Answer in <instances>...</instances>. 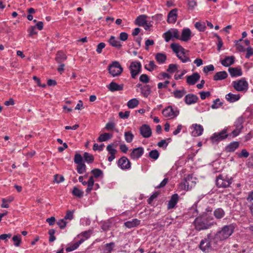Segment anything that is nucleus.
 <instances>
[{
	"label": "nucleus",
	"mask_w": 253,
	"mask_h": 253,
	"mask_svg": "<svg viewBox=\"0 0 253 253\" xmlns=\"http://www.w3.org/2000/svg\"><path fill=\"white\" fill-rule=\"evenodd\" d=\"M235 225L233 224L226 225L220 228L214 234L213 238L214 245H218L227 240L232 235L234 231Z\"/></svg>",
	"instance_id": "nucleus-1"
},
{
	"label": "nucleus",
	"mask_w": 253,
	"mask_h": 253,
	"mask_svg": "<svg viewBox=\"0 0 253 253\" xmlns=\"http://www.w3.org/2000/svg\"><path fill=\"white\" fill-rule=\"evenodd\" d=\"M194 224L197 230H201L210 228L212 226L216 225V222L213 220L211 216L206 214L197 217L194 221Z\"/></svg>",
	"instance_id": "nucleus-2"
},
{
	"label": "nucleus",
	"mask_w": 253,
	"mask_h": 253,
	"mask_svg": "<svg viewBox=\"0 0 253 253\" xmlns=\"http://www.w3.org/2000/svg\"><path fill=\"white\" fill-rule=\"evenodd\" d=\"M170 48L183 63L190 62L188 56V51L184 49L179 44L172 43L170 44Z\"/></svg>",
	"instance_id": "nucleus-3"
},
{
	"label": "nucleus",
	"mask_w": 253,
	"mask_h": 253,
	"mask_svg": "<svg viewBox=\"0 0 253 253\" xmlns=\"http://www.w3.org/2000/svg\"><path fill=\"white\" fill-rule=\"evenodd\" d=\"M218 245H214L213 238L211 235H208L207 238L201 241L200 248L205 253H209L211 250H215Z\"/></svg>",
	"instance_id": "nucleus-4"
},
{
	"label": "nucleus",
	"mask_w": 253,
	"mask_h": 253,
	"mask_svg": "<svg viewBox=\"0 0 253 253\" xmlns=\"http://www.w3.org/2000/svg\"><path fill=\"white\" fill-rule=\"evenodd\" d=\"M233 179L231 176L223 173L218 175L216 179V185L218 188H227L233 182Z\"/></svg>",
	"instance_id": "nucleus-5"
},
{
	"label": "nucleus",
	"mask_w": 253,
	"mask_h": 253,
	"mask_svg": "<svg viewBox=\"0 0 253 253\" xmlns=\"http://www.w3.org/2000/svg\"><path fill=\"white\" fill-rule=\"evenodd\" d=\"M108 71L110 74L114 77L121 75L123 68L119 62L114 61L108 66Z\"/></svg>",
	"instance_id": "nucleus-6"
},
{
	"label": "nucleus",
	"mask_w": 253,
	"mask_h": 253,
	"mask_svg": "<svg viewBox=\"0 0 253 253\" xmlns=\"http://www.w3.org/2000/svg\"><path fill=\"white\" fill-rule=\"evenodd\" d=\"M195 184L196 182L192 179V176L188 174L185 177L184 182L179 184V188L185 191H189L195 185Z\"/></svg>",
	"instance_id": "nucleus-7"
},
{
	"label": "nucleus",
	"mask_w": 253,
	"mask_h": 253,
	"mask_svg": "<svg viewBox=\"0 0 253 253\" xmlns=\"http://www.w3.org/2000/svg\"><path fill=\"white\" fill-rule=\"evenodd\" d=\"M232 84L234 89L238 91L246 92L248 89L249 84L245 79L234 81Z\"/></svg>",
	"instance_id": "nucleus-8"
},
{
	"label": "nucleus",
	"mask_w": 253,
	"mask_h": 253,
	"mask_svg": "<svg viewBox=\"0 0 253 253\" xmlns=\"http://www.w3.org/2000/svg\"><path fill=\"white\" fill-rule=\"evenodd\" d=\"M162 114L165 117L169 119H172L178 115L179 111L177 108H172L169 106L163 110Z\"/></svg>",
	"instance_id": "nucleus-9"
},
{
	"label": "nucleus",
	"mask_w": 253,
	"mask_h": 253,
	"mask_svg": "<svg viewBox=\"0 0 253 253\" xmlns=\"http://www.w3.org/2000/svg\"><path fill=\"white\" fill-rule=\"evenodd\" d=\"M129 69L132 78L135 79L141 72V64L139 61H132L129 66Z\"/></svg>",
	"instance_id": "nucleus-10"
},
{
	"label": "nucleus",
	"mask_w": 253,
	"mask_h": 253,
	"mask_svg": "<svg viewBox=\"0 0 253 253\" xmlns=\"http://www.w3.org/2000/svg\"><path fill=\"white\" fill-rule=\"evenodd\" d=\"M228 136L227 129L224 128L220 132L214 133L211 136V139L212 143H217L225 139Z\"/></svg>",
	"instance_id": "nucleus-11"
},
{
	"label": "nucleus",
	"mask_w": 253,
	"mask_h": 253,
	"mask_svg": "<svg viewBox=\"0 0 253 253\" xmlns=\"http://www.w3.org/2000/svg\"><path fill=\"white\" fill-rule=\"evenodd\" d=\"M164 37L167 42H169L170 40L172 38L179 40L180 33L178 30L176 29H171L164 34Z\"/></svg>",
	"instance_id": "nucleus-12"
},
{
	"label": "nucleus",
	"mask_w": 253,
	"mask_h": 253,
	"mask_svg": "<svg viewBox=\"0 0 253 253\" xmlns=\"http://www.w3.org/2000/svg\"><path fill=\"white\" fill-rule=\"evenodd\" d=\"M191 134L193 136H199L203 134L204 128L201 125L193 124L191 127Z\"/></svg>",
	"instance_id": "nucleus-13"
},
{
	"label": "nucleus",
	"mask_w": 253,
	"mask_h": 253,
	"mask_svg": "<svg viewBox=\"0 0 253 253\" xmlns=\"http://www.w3.org/2000/svg\"><path fill=\"white\" fill-rule=\"evenodd\" d=\"M192 36V32L189 28H183L181 35H180L179 40L183 42H188L191 39Z\"/></svg>",
	"instance_id": "nucleus-14"
},
{
	"label": "nucleus",
	"mask_w": 253,
	"mask_h": 253,
	"mask_svg": "<svg viewBox=\"0 0 253 253\" xmlns=\"http://www.w3.org/2000/svg\"><path fill=\"white\" fill-rule=\"evenodd\" d=\"M118 166L122 169H128L131 167V163L126 157H123L118 161Z\"/></svg>",
	"instance_id": "nucleus-15"
},
{
	"label": "nucleus",
	"mask_w": 253,
	"mask_h": 253,
	"mask_svg": "<svg viewBox=\"0 0 253 253\" xmlns=\"http://www.w3.org/2000/svg\"><path fill=\"white\" fill-rule=\"evenodd\" d=\"M140 133L143 137L149 138L151 136L152 130L149 126L143 125L140 127Z\"/></svg>",
	"instance_id": "nucleus-16"
},
{
	"label": "nucleus",
	"mask_w": 253,
	"mask_h": 253,
	"mask_svg": "<svg viewBox=\"0 0 253 253\" xmlns=\"http://www.w3.org/2000/svg\"><path fill=\"white\" fill-rule=\"evenodd\" d=\"M200 79V76L198 73L186 76V82L189 85L195 84Z\"/></svg>",
	"instance_id": "nucleus-17"
},
{
	"label": "nucleus",
	"mask_w": 253,
	"mask_h": 253,
	"mask_svg": "<svg viewBox=\"0 0 253 253\" xmlns=\"http://www.w3.org/2000/svg\"><path fill=\"white\" fill-rule=\"evenodd\" d=\"M143 153V148L141 147H139L133 149L130 156L132 159L137 160L142 156Z\"/></svg>",
	"instance_id": "nucleus-18"
},
{
	"label": "nucleus",
	"mask_w": 253,
	"mask_h": 253,
	"mask_svg": "<svg viewBox=\"0 0 253 253\" xmlns=\"http://www.w3.org/2000/svg\"><path fill=\"white\" fill-rule=\"evenodd\" d=\"M235 128L232 131L231 135L233 137L238 136L241 132L243 128L242 120L238 119L235 123Z\"/></svg>",
	"instance_id": "nucleus-19"
},
{
	"label": "nucleus",
	"mask_w": 253,
	"mask_h": 253,
	"mask_svg": "<svg viewBox=\"0 0 253 253\" xmlns=\"http://www.w3.org/2000/svg\"><path fill=\"white\" fill-rule=\"evenodd\" d=\"M198 100L197 95L193 94H188L184 98V101L187 105H190L196 103Z\"/></svg>",
	"instance_id": "nucleus-20"
},
{
	"label": "nucleus",
	"mask_w": 253,
	"mask_h": 253,
	"mask_svg": "<svg viewBox=\"0 0 253 253\" xmlns=\"http://www.w3.org/2000/svg\"><path fill=\"white\" fill-rule=\"evenodd\" d=\"M177 9L175 8L171 10L169 13L168 15V19L167 21L169 23H174L177 19Z\"/></svg>",
	"instance_id": "nucleus-21"
},
{
	"label": "nucleus",
	"mask_w": 253,
	"mask_h": 253,
	"mask_svg": "<svg viewBox=\"0 0 253 253\" xmlns=\"http://www.w3.org/2000/svg\"><path fill=\"white\" fill-rule=\"evenodd\" d=\"M179 199V196L177 194H173L169 201L168 204V209L169 210L172 209L174 208L177 204Z\"/></svg>",
	"instance_id": "nucleus-22"
},
{
	"label": "nucleus",
	"mask_w": 253,
	"mask_h": 253,
	"mask_svg": "<svg viewBox=\"0 0 253 253\" xmlns=\"http://www.w3.org/2000/svg\"><path fill=\"white\" fill-rule=\"evenodd\" d=\"M106 149L110 155L108 158V160L109 162H112L115 158V154L117 153V150L113 148V144L108 145L107 146Z\"/></svg>",
	"instance_id": "nucleus-23"
},
{
	"label": "nucleus",
	"mask_w": 253,
	"mask_h": 253,
	"mask_svg": "<svg viewBox=\"0 0 253 253\" xmlns=\"http://www.w3.org/2000/svg\"><path fill=\"white\" fill-rule=\"evenodd\" d=\"M239 146V143L237 141H233L229 143L225 147V150L227 152L235 151Z\"/></svg>",
	"instance_id": "nucleus-24"
},
{
	"label": "nucleus",
	"mask_w": 253,
	"mask_h": 253,
	"mask_svg": "<svg viewBox=\"0 0 253 253\" xmlns=\"http://www.w3.org/2000/svg\"><path fill=\"white\" fill-rule=\"evenodd\" d=\"M140 221L136 218L132 219L131 220L127 221L124 223L125 226L128 228L136 227L140 224Z\"/></svg>",
	"instance_id": "nucleus-25"
},
{
	"label": "nucleus",
	"mask_w": 253,
	"mask_h": 253,
	"mask_svg": "<svg viewBox=\"0 0 253 253\" xmlns=\"http://www.w3.org/2000/svg\"><path fill=\"white\" fill-rule=\"evenodd\" d=\"M123 88V84H118L115 82H111L108 86L109 89L111 91L122 90Z\"/></svg>",
	"instance_id": "nucleus-26"
},
{
	"label": "nucleus",
	"mask_w": 253,
	"mask_h": 253,
	"mask_svg": "<svg viewBox=\"0 0 253 253\" xmlns=\"http://www.w3.org/2000/svg\"><path fill=\"white\" fill-rule=\"evenodd\" d=\"M235 61V57L233 56H227L221 61V64L223 66L228 67L232 65Z\"/></svg>",
	"instance_id": "nucleus-27"
},
{
	"label": "nucleus",
	"mask_w": 253,
	"mask_h": 253,
	"mask_svg": "<svg viewBox=\"0 0 253 253\" xmlns=\"http://www.w3.org/2000/svg\"><path fill=\"white\" fill-rule=\"evenodd\" d=\"M228 71L231 77H239L242 75L241 68H230Z\"/></svg>",
	"instance_id": "nucleus-28"
},
{
	"label": "nucleus",
	"mask_w": 253,
	"mask_h": 253,
	"mask_svg": "<svg viewBox=\"0 0 253 253\" xmlns=\"http://www.w3.org/2000/svg\"><path fill=\"white\" fill-rule=\"evenodd\" d=\"M83 242H84L83 239H80L78 242L74 243L71 245H69L68 246V247H67L66 248V251L68 253V252H71L75 250L79 247L80 245H81Z\"/></svg>",
	"instance_id": "nucleus-29"
},
{
	"label": "nucleus",
	"mask_w": 253,
	"mask_h": 253,
	"mask_svg": "<svg viewBox=\"0 0 253 253\" xmlns=\"http://www.w3.org/2000/svg\"><path fill=\"white\" fill-rule=\"evenodd\" d=\"M108 42L113 47L120 48L122 46L121 42L114 36H111L108 40Z\"/></svg>",
	"instance_id": "nucleus-30"
},
{
	"label": "nucleus",
	"mask_w": 253,
	"mask_h": 253,
	"mask_svg": "<svg viewBox=\"0 0 253 253\" xmlns=\"http://www.w3.org/2000/svg\"><path fill=\"white\" fill-rule=\"evenodd\" d=\"M225 98L230 102H234L240 99V95L239 94H234L231 93H229L226 95Z\"/></svg>",
	"instance_id": "nucleus-31"
},
{
	"label": "nucleus",
	"mask_w": 253,
	"mask_h": 253,
	"mask_svg": "<svg viewBox=\"0 0 253 253\" xmlns=\"http://www.w3.org/2000/svg\"><path fill=\"white\" fill-rule=\"evenodd\" d=\"M66 59V55L64 52L61 51L57 52L55 57V60L57 62L61 63L65 61Z\"/></svg>",
	"instance_id": "nucleus-32"
},
{
	"label": "nucleus",
	"mask_w": 253,
	"mask_h": 253,
	"mask_svg": "<svg viewBox=\"0 0 253 253\" xmlns=\"http://www.w3.org/2000/svg\"><path fill=\"white\" fill-rule=\"evenodd\" d=\"M146 22V16L145 15L139 16L135 20L136 24L139 26H144Z\"/></svg>",
	"instance_id": "nucleus-33"
},
{
	"label": "nucleus",
	"mask_w": 253,
	"mask_h": 253,
	"mask_svg": "<svg viewBox=\"0 0 253 253\" xmlns=\"http://www.w3.org/2000/svg\"><path fill=\"white\" fill-rule=\"evenodd\" d=\"M227 77V74L225 71L219 72L215 74L213 77L215 81L222 80Z\"/></svg>",
	"instance_id": "nucleus-34"
},
{
	"label": "nucleus",
	"mask_w": 253,
	"mask_h": 253,
	"mask_svg": "<svg viewBox=\"0 0 253 253\" xmlns=\"http://www.w3.org/2000/svg\"><path fill=\"white\" fill-rule=\"evenodd\" d=\"M155 59L159 64H163L167 59V56L162 53H158L155 55Z\"/></svg>",
	"instance_id": "nucleus-35"
},
{
	"label": "nucleus",
	"mask_w": 253,
	"mask_h": 253,
	"mask_svg": "<svg viewBox=\"0 0 253 253\" xmlns=\"http://www.w3.org/2000/svg\"><path fill=\"white\" fill-rule=\"evenodd\" d=\"M141 93L144 97H147L151 93V88L149 85H146L141 87Z\"/></svg>",
	"instance_id": "nucleus-36"
},
{
	"label": "nucleus",
	"mask_w": 253,
	"mask_h": 253,
	"mask_svg": "<svg viewBox=\"0 0 253 253\" xmlns=\"http://www.w3.org/2000/svg\"><path fill=\"white\" fill-rule=\"evenodd\" d=\"M115 247V245L114 243L112 242L108 244H106L104 246L103 253H110L112 251H113Z\"/></svg>",
	"instance_id": "nucleus-37"
},
{
	"label": "nucleus",
	"mask_w": 253,
	"mask_h": 253,
	"mask_svg": "<svg viewBox=\"0 0 253 253\" xmlns=\"http://www.w3.org/2000/svg\"><path fill=\"white\" fill-rule=\"evenodd\" d=\"M112 137V134L109 133H104L99 135L97 140L99 142H104L109 140Z\"/></svg>",
	"instance_id": "nucleus-38"
},
{
	"label": "nucleus",
	"mask_w": 253,
	"mask_h": 253,
	"mask_svg": "<svg viewBox=\"0 0 253 253\" xmlns=\"http://www.w3.org/2000/svg\"><path fill=\"white\" fill-rule=\"evenodd\" d=\"M213 214L216 219H219L223 217L225 212L221 208H218L214 211Z\"/></svg>",
	"instance_id": "nucleus-39"
},
{
	"label": "nucleus",
	"mask_w": 253,
	"mask_h": 253,
	"mask_svg": "<svg viewBox=\"0 0 253 253\" xmlns=\"http://www.w3.org/2000/svg\"><path fill=\"white\" fill-rule=\"evenodd\" d=\"M186 91L185 89L183 88L181 90H174L172 93L175 98H181L186 94Z\"/></svg>",
	"instance_id": "nucleus-40"
},
{
	"label": "nucleus",
	"mask_w": 253,
	"mask_h": 253,
	"mask_svg": "<svg viewBox=\"0 0 253 253\" xmlns=\"http://www.w3.org/2000/svg\"><path fill=\"white\" fill-rule=\"evenodd\" d=\"M94 181L93 180V176H91L87 182L86 185H87V187L85 190L87 193H89L92 190L94 189Z\"/></svg>",
	"instance_id": "nucleus-41"
},
{
	"label": "nucleus",
	"mask_w": 253,
	"mask_h": 253,
	"mask_svg": "<svg viewBox=\"0 0 253 253\" xmlns=\"http://www.w3.org/2000/svg\"><path fill=\"white\" fill-rule=\"evenodd\" d=\"M139 104V101L136 98H133L129 100L127 103V106L129 109L135 108Z\"/></svg>",
	"instance_id": "nucleus-42"
},
{
	"label": "nucleus",
	"mask_w": 253,
	"mask_h": 253,
	"mask_svg": "<svg viewBox=\"0 0 253 253\" xmlns=\"http://www.w3.org/2000/svg\"><path fill=\"white\" fill-rule=\"evenodd\" d=\"M125 139L127 143H130L132 141L134 135L131 131H126L124 134Z\"/></svg>",
	"instance_id": "nucleus-43"
},
{
	"label": "nucleus",
	"mask_w": 253,
	"mask_h": 253,
	"mask_svg": "<svg viewBox=\"0 0 253 253\" xmlns=\"http://www.w3.org/2000/svg\"><path fill=\"white\" fill-rule=\"evenodd\" d=\"M157 68V66L155 64L153 61H150L148 63L146 64L145 68L149 71H152Z\"/></svg>",
	"instance_id": "nucleus-44"
},
{
	"label": "nucleus",
	"mask_w": 253,
	"mask_h": 253,
	"mask_svg": "<svg viewBox=\"0 0 253 253\" xmlns=\"http://www.w3.org/2000/svg\"><path fill=\"white\" fill-rule=\"evenodd\" d=\"M91 232L89 231H85L78 235L77 237L80 238V239H83L84 242L85 240L89 238Z\"/></svg>",
	"instance_id": "nucleus-45"
},
{
	"label": "nucleus",
	"mask_w": 253,
	"mask_h": 253,
	"mask_svg": "<svg viewBox=\"0 0 253 253\" xmlns=\"http://www.w3.org/2000/svg\"><path fill=\"white\" fill-rule=\"evenodd\" d=\"M91 173L93 174V177L98 178L99 177H102L103 176V172L101 170L98 169H92L91 171Z\"/></svg>",
	"instance_id": "nucleus-46"
},
{
	"label": "nucleus",
	"mask_w": 253,
	"mask_h": 253,
	"mask_svg": "<svg viewBox=\"0 0 253 253\" xmlns=\"http://www.w3.org/2000/svg\"><path fill=\"white\" fill-rule=\"evenodd\" d=\"M72 193L74 196L81 198L83 197L84 192L77 187H74Z\"/></svg>",
	"instance_id": "nucleus-47"
},
{
	"label": "nucleus",
	"mask_w": 253,
	"mask_h": 253,
	"mask_svg": "<svg viewBox=\"0 0 253 253\" xmlns=\"http://www.w3.org/2000/svg\"><path fill=\"white\" fill-rule=\"evenodd\" d=\"M84 158L85 161L88 163H92L94 160L93 156L87 152L84 153Z\"/></svg>",
	"instance_id": "nucleus-48"
},
{
	"label": "nucleus",
	"mask_w": 253,
	"mask_h": 253,
	"mask_svg": "<svg viewBox=\"0 0 253 253\" xmlns=\"http://www.w3.org/2000/svg\"><path fill=\"white\" fill-rule=\"evenodd\" d=\"M77 170L80 174L84 173L86 170V166L84 163L78 164L77 167Z\"/></svg>",
	"instance_id": "nucleus-49"
},
{
	"label": "nucleus",
	"mask_w": 253,
	"mask_h": 253,
	"mask_svg": "<svg viewBox=\"0 0 253 253\" xmlns=\"http://www.w3.org/2000/svg\"><path fill=\"white\" fill-rule=\"evenodd\" d=\"M149 156L151 159L156 160L159 157V153L157 150H153L149 152Z\"/></svg>",
	"instance_id": "nucleus-50"
},
{
	"label": "nucleus",
	"mask_w": 253,
	"mask_h": 253,
	"mask_svg": "<svg viewBox=\"0 0 253 253\" xmlns=\"http://www.w3.org/2000/svg\"><path fill=\"white\" fill-rule=\"evenodd\" d=\"M195 27L199 31L203 32L205 30L206 26L204 23L199 22H196L195 24Z\"/></svg>",
	"instance_id": "nucleus-51"
},
{
	"label": "nucleus",
	"mask_w": 253,
	"mask_h": 253,
	"mask_svg": "<svg viewBox=\"0 0 253 253\" xmlns=\"http://www.w3.org/2000/svg\"><path fill=\"white\" fill-rule=\"evenodd\" d=\"M178 69V66L176 64H169L167 69V71L170 73H173L175 72Z\"/></svg>",
	"instance_id": "nucleus-52"
},
{
	"label": "nucleus",
	"mask_w": 253,
	"mask_h": 253,
	"mask_svg": "<svg viewBox=\"0 0 253 253\" xmlns=\"http://www.w3.org/2000/svg\"><path fill=\"white\" fill-rule=\"evenodd\" d=\"M74 162L77 164H83V158L79 154H76L74 157Z\"/></svg>",
	"instance_id": "nucleus-53"
},
{
	"label": "nucleus",
	"mask_w": 253,
	"mask_h": 253,
	"mask_svg": "<svg viewBox=\"0 0 253 253\" xmlns=\"http://www.w3.org/2000/svg\"><path fill=\"white\" fill-rule=\"evenodd\" d=\"M67 222L65 219H60L57 222V224L61 229H64L67 225Z\"/></svg>",
	"instance_id": "nucleus-54"
},
{
	"label": "nucleus",
	"mask_w": 253,
	"mask_h": 253,
	"mask_svg": "<svg viewBox=\"0 0 253 253\" xmlns=\"http://www.w3.org/2000/svg\"><path fill=\"white\" fill-rule=\"evenodd\" d=\"M29 36H33L34 35H37L38 32L36 31V28L35 26H31L28 30Z\"/></svg>",
	"instance_id": "nucleus-55"
},
{
	"label": "nucleus",
	"mask_w": 253,
	"mask_h": 253,
	"mask_svg": "<svg viewBox=\"0 0 253 253\" xmlns=\"http://www.w3.org/2000/svg\"><path fill=\"white\" fill-rule=\"evenodd\" d=\"M115 127V124L113 122H109L106 124L105 128L108 131L113 130Z\"/></svg>",
	"instance_id": "nucleus-56"
},
{
	"label": "nucleus",
	"mask_w": 253,
	"mask_h": 253,
	"mask_svg": "<svg viewBox=\"0 0 253 253\" xmlns=\"http://www.w3.org/2000/svg\"><path fill=\"white\" fill-rule=\"evenodd\" d=\"M74 211H67L66 214L64 218L65 220H71L73 218Z\"/></svg>",
	"instance_id": "nucleus-57"
},
{
	"label": "nucleus",
	"mask_w": 253,
	"mask_h": 253,
	"mask_svg": "<svg viewBox=\"0 0 253 253\" xmlns=\"http://www.w3.org/2000/svg\"><path fill=\"white\" fill-rule=\"evenodd\" d=\"M242 41V39H240L239 41H236V49L240 52H244L245 51V47L241 44L239 43V42Z\"/></svg>",
	"instance_id": "nucleus-58"
},
{
	"label": "nucleus",
	"mask_w": 253,
	"mask_h": 253,
	"mask_svg": "<svg viewBox=\"0 0 253 253\" xmlns=\"http://www.w3.org/2000/svg\"><path fill=\"white\" fill-rule=\"evenodd\" d=\"M139 80L141 82L144 83H148L149 82V78L146 74H142L140 76Z\"/></svg>",
	"instance_id": "nucleus-59"
},
{
	"label": "nucleus",
	"mask_w": 253,
	"mask_h": 253,
	"mask_svg": "<svg viewBox=\"0 0 253 253\" xmlns=\"http://www.w3.org/2000/svg\"><path fill=\"white\" fill-rule=\"evenodd\" d=\"M130 112L129 111H126L125 112H120L119 113V117L123 119H127L129 116Z\"/></svg>",
	"instance_id": "nucleus-60"
},
{
	"label": "nucleus",
	"mask_w": 253,
	"mask_h": 253,
	"mask_svg": "<svg viewBox=\"0 0 253 253\" xmlns=\"http://www.w3.org/2000/svg\"><path fill=\"white\" fill-rule=\"evenodd\" d=\"M214 69L213 65L211 64L208 66H206L204 67L203 72L205 73H208L209 72L213 71Z\"/></svg>",
	"instance_id": "nucleus-61"
},
{
	"label": "nucleus",
	"mask_w": 253,
	"mask_h": 253,
	"mask_svg": "<svg viewBox=\"0 0 253 253\" xmlns=\"http://www.w3.org/2000/svg\"><path fill=\"white\" fill-rule=\"evenodd\" d=\"M64 180V177L62 175L55 174L54 175V181L57 183L63 182Z\"/></svg>",
	"instance_id": "nucleus-62"
},
{
	"label": "nucleus",
	"mask_w": 253,
	"mask_h": 253,
	"mask_svg": "<svg viewBox=\"0 0 253 253\" xmlns=\"http://www.w3.org/2000/svg\"><path fill=\"white\" fill-rule=\"evenodd\" d=\"M55 230L54 229H50L48 231V234L49 235V242H53L55 240V237L54 236Z\"/></svg>",
	"instance_id": "nucleus-63"
},
{
	"label": "nucleus",
	"mask_w": 253,
	"mask_h": 253,
	"mask_svg": "<svg viewBox=\"0 0 253 253\" xmlns=\"http://www.w3.org/2000/svg\"><path fill=\"white\" fill-rule=\"evenodd\" d=\"M239 158H247L249 156V153L246 149H243L241 153L238 154Z\"/></svg>",
	"instance_id": "nucleus-64"
}]
</instances>
